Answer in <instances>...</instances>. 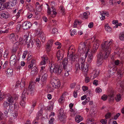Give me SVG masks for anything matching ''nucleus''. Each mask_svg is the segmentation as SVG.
Here are the masks:
<instances>
[{
	"instance_id": "obj_1",
	"label": "nucleus",
	"mask_w": 124,
	"mask_h": 124,
	"mask_svg": "<svg viewBox=\"0 0 124 124\" xmlns=\"http://www.w3.org/2000/svg\"><path fill=\"white\" fill-rule=\"evenodd\" d=\"M86 54H81L80 55V58L78 62L76 64V67L77 70H80L81 66V70L83 72L84 74H86L88 70L89 65L85 62V59L86 57Z\"/></svg>"
},
{
	"instance_id": "obj_2",
	"label": "nucleus",
	"mask_w": 124,
	"mask_h": 124,
	"mask_svg": "<svg viewBox=\"0 0 124 124\" xmlns=\"http://www.w3.org/2000/svg\"><path fill=\"white\" fill-rule=\"evenodd\" d=\"M113 41L112 40L108 42L107 41H105L101 45V48L105 52L104 58H107L109 55L111 50L110 45L112 43Z\"/></svg>"
},
{
	"instance_id": "obj_3",
	"label": "nucleus",
	"mask_w": 124,
	"mask_h": 124,
	"mask_svg": "<svg viewBox=\"0 0 124 124\" xmlns=\"http://www.w3.org/2000/svg\"><path fill=\"white\" fill-rule=\"evenodd\" d=\"M50 71L51 73H54L57 75H60L62 70L60 68V66L57 64H55L54 63L52 62L50 63Z\"/></svg>"
},
{
	"instance_id": "obj_4",
	"label": "nucleus",
	"mask_w": 124,
	"mask_h": 124,
	"mask_svg": "<svg viewBox=\"0 0 124 124\" xmlns=\"http://www.w3.org/2000/svg\"><path fill=\"white\" fill-rule=\"evenodd\" d=\"M91 40L93 42H94L92 52L94 53L98 48L100 42V40L96 39L95 36L91 38Z\"/></svg>"
},
{
	"instance_id": "obj_5",
	"label": "nucleus",
	"mask_w": 124,
	"mask_h": 124,
	"mask_svg": "<svg viewBox=\"0 0 124 124\" xmlns=\"http://www.w3.org/2000/svg\"><path fill=\"white\" fill-rule=\"evenodd\" d=\"M51 83L53 87L55 88H57L60 86V82L58 79L52 78L51 79Z\"/></svg>"
},
{
	"instance_id": "obj_6",
	"label": "nucleus",
	"mask_w": 124,
	"mask_h": 124,
	"mask_svg": "<svg viewBox=\"0 0 124 124\" xmlns=\"http://www.w3.org/2000/svg\"><path fill=\"white\" fill-rule=\"evenodd\" d=\"M51 8L52 9V10H51V9L49 7H48L47 10V15H50L51 16L53 17H55L57 14V13L56 11V10L53 7H51Z\"/></svg>"
},
{
	"instance_id": "obj_7",
	"label": "nucleus",
	"mask_w": 124,
	"mask_h": 124,
	"mask_svg": "<svg viewBox=\"0 0 124 124\" xmlns=\"http://www.w3.org/2000/svg\"><path fill=\"white\" fill-rule=\"evenodd\" d=\"M98 58L97 61V64L98 66H100L102 63L103 59V54L101 52H100L97 55Z\"/></svg>"
},
{
	"instance_id": "obj_8",
	"label": "nucleus",
	"mask_w": 124,
	"mask_h": 124,
	"mask_svg": "<svg viewBox=\"0 0 124 124\" xmlns=\"http://www.w3.org/2000/svg\"><path fill=\"white\" fill-rule=\"evenodd\" d=\"M70 60L69 65H70V66H71V68H72V65L75 63L76 59L77 58L78 56L76 55H74V54H72V55H70Z\"/></svg>"
},
{
	"instance_id": "obj_9",
	"label": "nucleus",
	"mask_w": 124,
	"mask_h": 124,
	"mask_svg": "<svg viewBox=\"0 0 124 124\" xmlns=\"http://www.w3.org/2000/svg\"><path fill=\"white\" fill-rule=\"evenodd\" d=\"M83 54H86V57L88 56L87 57V62L89 63H90L92 61L93 56L92 52L89 51V49H87L86 53H84Z\"/></svg>"
},
{
	"instance_id": "obj_10",
	"label": "nucleus",
	"mask_w": 124,
	"mask_h": 124,
	"mask_svg": "<svg viewBox=\"0 0 124 124\" xmlns=\"http://www.w3.org/2000/svg\"><path fill=\"white\" fill-rule=\"evenodd\" d=\"M17 62L16 57L15 54H13L11 56L10 59V63L12 66L15 65Z\"/></svg>"
},
{
	"instance_id": "obj_11",
	"label": "nucleus",
	"mask_w": 124,
	"mask_h": 124,
	"mask_svg": "<svg viewBox=\"0 0 124 124\" xmlns=\"http://www.w3.org/2000/svg\"><path fill=\"white\" fill-rule=\"evenodd\" d=\"M31 23L29 21L24 22L22 24V27L23 29H28L31 26Z\"/></svg>"
},
{
	"instance_id": "obj_12",
	"label": "nucleus",
	"mask_w": 124,
	"mask_h": 124,
	"mask_svg": "<svg viewBox=\"0 0 124 124\" xmlns=\"http://www.w3.org/2000/svg\"><path fill=\"white\" fill-rule=\"evenodd\" d=\"M63 52L62 51H59L57 54V57L58 61L60 62L63 57Z\"/></svg>"
},
{
	"instance_id": "obj_13",
	"label": "nucleus",
	"mask_w": 124,
	"mask_h": 124,
	"mask_svg": "<svg viewBox=\"0 0 124 124\" xmlns=\"http://www.w3.org/2000/svg\"><path fill=\"white\" fill-rule=\"evenodd\" d=\"M9 16V14L7 11H4L0 14V17L2 18L7 19Z\"/></svg>"
},
{
	"instance_id": "obj_14",
	"label": "nucleus",
	"mask_w": 124,
	"mask_h": 124,
	"mask_svg": "<svg viewBox=\"0 0 124 124\" xmlns=\"http://www.w3.org/2000/svg\"><path fill=\"white\" fill-rule=\"evenodd\" d=\"M116 81L117 82V86L118 88L120 89L122 91L124 90V82H122L120 80L119 81L117 80L116 79Z\"/></svg>"
},
{
	"instance_id": "obj_15",
	"label": "nucleus",
	"mask_w": 124,
	"mask_h": 124,
	"mask_svg": "<svg viewBox=\"0 0 124 124\" xmlns=\"http://www.w3.org/2000/svg\"><path fill=\"white\" fill-rule=\"evenodd\" d=\"M25 41L27 46L28 47L31 48L32 47V43L31 42V39L30 38L26 37L25 39Z\"/></svg>"
},
{
	"instance_id": "obj_16",
	"label": "nucleus",
	"mask_w": 124,
	"mask_h": 124,
	"mask_svg": "<svg viewBox=\"0 0 124 124\" xmlns=\"http://www.w3.org/2000/svg\"><path fill=\"white\" fill-rule=\"evenodd\" d=\"M18 115V113L16 112L13 113L11 117L9 118V122L10 123L13 122V120L17 118Z\"/></svg>"
},
{
	"instance_id": "obj_17",
	"label": "nucleus",
	"mask_w": 124,
	"mask_h": 124,
	"mask_svg": "<svg viewBox=\"0 0 124 124\" xmlns=\"http://www.w3.org/2000/svg\"><path fill=\"white\" fill-rule=\"evenodd\" d=\"M116 71V68H113L112 69H110L108 71V77H109L113 75Z\"/></svg>"
},
{
	"instance_id": "obj_18",
	"label": "nucleus",
	"mask_w": 124,
	"mask_h": 124,
	"mask_svg": "<svg viewBox=\"0 0 124 124\" xmlns=\"http://www.w3.org/2000/svg\"><path fill=\"white\" fill-rule=\"evenodd\" d=\"M47 75L46 74L45 75H43L41 78V85H44L46 81L47 78Z\"/></svg>"
},
{
	"instance_id": "obj_19",
	"label": "nucleus",
	"mask_w": 124,
	"mask_h": 124,
	"mask_svg": "<svg viewBox=\"0 0 124 124\" xmlns=\"http://www.w3.org/2000/svg\"><path fill=\"white\" fill-rule=\"evenodd\" d=\"M42 61L40 63L41 65H45L47 62L48 58L46 55H44L41 57Z\"/></svg>"
},
{
	"instance_id": "obj_20",
	"label": "nucleus",
	"mask_w": 124,
	"mask_h": 124,
	"mask_svg": "<svg viewBox=\"0 0 124 124\" xmlns=\"http://www.w3.org/2000/svg\"><path fill=\"white\" fill-rule=\"evenodd\" d=\"M26 99V97H25L24 95H23V96H22L21 101L20 104L23 107H24L25 106Z\"/></svg>"
},
{
	"instance_id": "obj_21",
	"label": "nucleus",
	"mask_w": 124,
	"mask_h": 124,
	"mask_svg": "<svg viewBox=\"0 0 124 124\" xmlns=\"http://www.w3.org/2000/svg\"><path fill=\"white\" fill-rule=\"evenodd\" d=\"M115 94V93L113 90H111L110 94L108 96L109 99L110 100H114V96Z\"/></svg>"
},
{
	"instance_id": "obj_22",
	"label": "nucleus",
	"mask_w": 124,
	"mask_h": 124,
	"mask_svg": "<svg viewBox=\"0 0 124 124\" xmlns=\"http://www.w3.org/2000/svg\"><path fill=\"white\" fill-rule=\"evenodd\" d=\"M68 62L67 59L66 58H64L62 61V64L63 65V68L65 70L66 68H67V66H69L70 67L69 65L68 66Z\"/></svg>"
},
{
	"instance_id": "obj_23",
	"label": "nucleus",
	"mask_w": 124,
	"mask_h": 124,
	"mask_svg": "<svg viewBox=\"0 0 124 124\" xmlns=\"http://www.w3.org/2000/svg\"><path fill=\"white\" fill-rule=\"evenodd\" d=\"M71 68V66H70V67L69 66H67V68H66V70L65 71L64 74L65 77H67L69 75V72L70 71Z\"/></svg>"
},
{
	"instance_id": "obj_24",
	"label": "nucleus",
	"mask_w": 124,
	"mask_h": 124,
	"mask_svg": "<svg viewBox=\"0 0 124 124\" xmlns=\"http://www.w3.org/2000/svg\"><path fill=\"white\" fill-rule=\"evenodd\" d=\"M39 33L40 35V39L41 41L44 42L45 40L46 36L45 34L43 32L39 31Z\"/></svg>"
},
{
	"instance_id": "obj_25",
	"label": "nucleus",
	"mask_w": 124,
	"mask_h": 124,
	"mask_svg": "<svg viewBox=\"0 0 124 124\" xmlns=\"http://www.w3.org/2000/svg\"><path fill=\"white\" fill-rule=\"evenodd\" d=\"M99 73V71L96 70L94 71L92 74V79H93L98 76Z\"/></svg>"
},
{
	"instance_id": "obj_26",
	"label": "nucleus",
	"mask_w": 124,
	"mask_h": 124,
	"mask_svg": "<svg viewBox=\"0 0 124 124\" xmlns=\"http://www.w3.org/2000/svg\"><path fill=\"white\" fill-rule=\"evenodd\" d=\"M75 51L74 47L72 46H70L68 50V53H70V55H72V54H73L74 53Z\"/></svg>"
},
{
	"instance_id": "obj_27",
	"label": "nucleus",
	"mask_w": 124,
	"mask_h": 124,
	"mask_svg": "<svg viewBox=\"0 0 124 124\" xmlns=\"http://www.w3.org/2000/svg\"><path fill=\"white\" fill-rule=\"evenodd\" d=\"M86 46V43H85L81 42L80 43L79 45V50L81 49L82 50H83L85 48Z\"/></svg>"
},
{
	"instance_id": "obj_28",
	"label": "nucleus",
	"mask_w": 124,
	"mask_h": 124,
	"mask_svg": "<svg viewBox=\"0 0 124 124\" xmlns=\"http://www.w3.org/2000/svg\"><path fill=\"white\" fill-rule=\"evenodd\" d=\"M83 119L82 117L80 115L76 116L75 117V120L76 122L78 123L82 121Z\"/></svg>"
},
{
	"instance_id": "obj_29",
	"label": "nucleus",
	"mask_w": 124,
	"mask_h": 124,
	"mask_svg": "<svg viewBox=\"0 0 124 124\" xmlns=\"http://www.w3.org/2000/svg\"><path fill=\"white\" fill-rule=\"evenodd\" d=\"M13 70L12 69H8L7 70L6 75L8 77H10L12 75Z\"/></svg>"
},
{
	"instance_id": "obj_30",
	"label": "nucleus",
	"mask_w": 124,
	"mask_h": 124,
	"mask_svg": "<svg viewBox=\"0 0 124 124\" xmlns=\"http://www.w3.org/2000/svg\"><path fill=\"white\" fill-rule=\"evenodd\" d=\"M3 106L4 108H7L9 106V108H10L11 105L9 103H8L7 101H5L3 103Z\"/></svg>"
},
{
	"instance_id": "obj_31",
	"label": "nucleus",
	"mask_w": 124,
	"mask_h": 124,
	"mask_svg": "<svg viewBox=\"0 0 124 124\" xmlns=\"http://www.w3.org/2000/svg\"><path fill=\"white\" fill-rule=\"evenodd\" d=\"M124 72V71L123 69L118 70L117 71L118 75L120 77V78L122 76L123 73Z\"/></svg>"
},
{
	"instance_id": "obj_32",
	"label": "nucleus",
	"mask_w": 124,
	"mask_h": 124,
	"mask_svg": "<svg viewBox=\"0 0 124 124\" xmlns=\"http://www.w3.org/2000/svg\"><path fill=\"white\" fill-rule=\"evenodd\" d=\"M29 90H34V83L32 82H31L30 83V84L28 87Z\"/></svg>"
},
{
	"instance_id": "obj_33",
	"label": "nucleus",
	"mask_w": 124,
	"mask_h": 124,
	"mask_svg": "<svg viewBox=\"0 0 124 124\" xmlns=\"http://www.w3.org/2000/svg\"><path fill=\"white\" fill-rule=\"evenodd\" d=\"M7 101L11 105L14 102L13 98L11 95L9 96L7 99Z\"/></svg>"
},
{
	"instance_id": "obj_34",
	"label": "nucleus",
	"mask_w": 124,
	"mask_h": 124,
	"mask_svg": "<svg viewBox=\"0 0 124 124\" xmlns=\"http://www.w3.org/2000/svg\"><path fill=\"white\" fill-rule=\"evenodd\" d=\"M9 39L12 42L16 40L15 34L12 33L10 34L9 36Z\"/></svg>"
},
{
	"instance_id": "obj_35",
	"label": "nucleus",
	"mask_w": 124,
	"mask_h": 124,
	"mask_svg": "<svg viewBox=\"0 0 124 124\" xmlns=\"http://www.w3.org/2000/svg\"><path fill=\"white\" fill-rule=\"evenodd\" d=\"M105 30L108 32H110L112 31L111 28L108 24H106L105 26Z\"/></svg>"
},
{
	"instance_id": "obj_36",
	"label": "nucleus",
	"mask_w": 124,
	"mask_h": 124,
	"mask_svg": "<svg viewBox=\"0 0 124 124\" xmlns=\"http://www.w3.org/2000/svg\"><path fill=\"white\" fill-rule=\"evenodd\" d=\"M59 120L61 121H63V122L65 120L66 116H65V114L62 115L61 116H58Z\"/></svg>"
},
{
	"instance_id": "obj_37",
	"label": "nucleus",
	"mask_w": 124,
	"mask_h": 124,
	"mask_svg": "<svg viewBox=\"0 0 124 124\" xmlns=\"http://www.w3.org/2000/svg\"><path fill=\"white\" fill-rule=\"evenodd\" d=\"M59 9L61 13L62 14H65V10L64 7L62 6H61L59 8Z\"/></svg>"
},
{
	"instance_id": "obj_38",
	"label": "nucleus",
	"mask_w": 124,
	"mask_h": 124,
	"mask_svg": "<svg viewBox=\"0 0 124 124\" xmlns=\"http://www.w3.org/2000/svg\"><path fill=\"white\" fill-rule=\"evenodd\" d=\"M36 44L38 47H40L41 46V44L40 41L38 39H36L35 41Z\"/></svg>"
},
{
	"instance_id": "obj_39",
	"label": "nucleus",
	"mask_w": 124,
	"mask_h": 124,
	"mask_svg": "<svg viewBox=\"0 0 124 124\" xmlns=\"http://www.w3.org/2000/svg\"><path fill=\"white\" fill-rule=\"evenodd\" d=\"M34 69H35V71L32 70L31 72V74L32 75H36L38 73L37 71L38 69L36 67H34Z\"/></svg>"
},
{
	"instance_id": "obj_40",
	"label": "nucleus",
	"mask_w": 124,
	"mask_h": 124,
	"mask_svg": "<svg viewBox=\"0 0 124 124\" xmlns=\"http://www.w3.org/2000/svg\"><path fill=\"white\" fill-rule=\"evenodd\" d=\"M119 37V39L121 40H124V31L120 33Z\"/></svg>"
},
{
	"instance_id": "obj_41",
	"label": "nucleus",
	"mask_w": 124,
	"mask_h": 124,
	"mask_svg": "<svg viewBox=\"0 0 124 124\" xmlns=\"http://www.w3.org/2000/svg\"><path fill=\"white\" fill-rule=\"evenodd\" d=\"M17 43H16L14 45L13 49H12V52L13 53H15L17 50V48H18V47L17 46Z\"/></svg>"
},
{
	"instance_id": "obj_42",
	"label": "nucleus",
	"mask_w": 124,
	"mask_h": 124,
	"mask_svg": "<svg viewBox=\"0 0 124 124\" xmlns=\"http://www.w3.org/2000/svg\"><path fill=\"white\" fill-rule=\"evenodd\" d=\"M27 8L30 11L33 12L34 11L33 7L31 5H27Z\"/></svg>"
},
{
	"instance_id": "obj_43",
	"label": "nucleus",
	"mask_w": 124,
	"mask_h": 124,
	"mask_svg": "<svg viewBox=\"0 0 124 124\" xmlns=\"http://www.w3.org/2000/svg\"><path fill=\"white\" fill-rule=\"evenodd\" d=\"M90 14V12H86L84 13L83 14V16L84 18L87 19L88 18V16Z\"/></svg>"
},
{
	"instance_id": "obj_44",
	"label": "nucleus",
	"mask_w": 124,
	"mask_h": 124,
	"mask_svg": "<svg viewBox=\"0 0 124 124\" xmlns=\"http://www.w3.org/2000/svg\"><path fill=\"white\" fill-rule=\"evenodd\" d=\"M121 99V96L119 94H117L115 98V100L117 101H119Z\"/></svg>"
},
{
	"instance_id": "obj_45",
	"label": "nucleus",
	"mask_w": 124,
	"mask_h": 124,
	"mask_svg": "<svg viewBox=\"0 0 124 124\" xmlns=\"http://www.w3.org/2000/svg\"><path fill=\"white\" fill-rule=\"evenodd\" d=\"M9 53V52L7 50H6L4 54V58H7Z\"/></svg>"
},
{
	"instance_id": "obj_46",
	"label": "nucleus",
	"mask_w": 124,
	"mask_h": 124,
	"mask_svg": "<svg viewBox=\"0 0 124 124\" xmlns=\"http://www.w3.org/2000/svg\"><path fill=\"white\" fill-rule=\"evenodd\" d=\"M21 25L20 24H18L16 26V32H18L20 31L21 29Z\"/></svg>"
},
{
	"instance_id": "obj_47",
	"label": "nucleus",
	"mask_w": 124,
	"mask_h": 124,
	"mask_svg": "<svg viewBox=\"0 0 124 124\" xmlns=\"http://www.w3.org/2000/svg\"><path fill=\"white\" fill-rule=\"evenodd\" d=\"M47 72L45 70H40L39 73L41 75H45L46 74Z\"/></svg>"
},
{
	"instance_id": "obj_48",
	"label": "nucleus",
	"mask_w": 124,
	"mask_h": 124,
	"mask_svg": "<svg viewBox=\"0 0 124 124\" xmlns=\"http://www.w3.org/2000/svg\"><path fill=\"white\" fill-rule=\"evenodd\" d=\"M35 62L34 60H32L31 62V64L28 65V67L29 69L32 68V67H34V63H35Z\"/></svg>"
},
{
	"instance_id": "obj_49",
	"label": "nucleus",
	"mask_w": 124,
	"mask_h": 124,
	"mask_svg": "<svg viewBox=\"0 0 124 124\" xmlns=\"http://www.w3.org/2000/svg\"><path fill=\"white\" fill-rule=\"evenodd\" d=\"M63 112V110L62 109H61L59 110L58 111V116L64 115Z\"/></svg>"
},
{
	"instance_id": "obj_50",
	"label": "nucleus",
	"mask_w": 124,
	"mask_h": 124,
	"mask_svg": "<svg viewBox=\"0 0 124 124\" xmlns=\"http://www.w3.org/2000/svg\"><path fill=\"white\" fill-rule=\"evenodd\" d=\"M81 23L77 20H75L73 26L74 27H77V24L80 23Z\"/></svg>"
},
{
	"instance_id": "obj_51",
	"label": "nucleus",
	"mask_w": 124,
	"mask_h": 124,
	"mask_svg": "<svg viewBox=\"0 0 124 124\" xmlns=\"http://www.w3.org/2000/svg\"><path fill=\"white\" fill-rule=\"evenodd\" d=\"M17 0H12L11 5L12 6H13L16 5L17 2Z\"/></svg>"
},
{
	"instance_id": "obj_52",
	"label": "nucleus",
	"mask_w": 124,
	"mask_h": 124,
	"mask_svg": "<svg viewBox=\"0 0 124 124\" xmlns=\"http://www.w3.org/2000/svg\"><path fill=\"white\" fill-rule=\"evenodd\" d=\"M70 111L71 112L70 113L71 116H72L73 115L74 116H75V115L76 114V113L75 111L73 109H72L71 108L70 110Z\"/></svg>"
},
{
	"instance_id": "obj_53",
	"label": "nucleus",
	"mask_w": 124,
	"mask_h": 124,
	"mask_svg": "<svg viewBox=\"0 0 124 124\" xmlns=\"http://www.w3.org/2000/svg\"><path fill=\"white\" fill-rule=\"evenodd\" d=\"M52 46L50 45H48V44H47L46 47V48L47 50V51H49L51 49V48Z\"/></svg>"
},
{
	"instance_id": "obj_54",
	"label": "nucleus",
	"mask_w": 124,
	"mask_h": 124,
	"mask_svg": "<svg viewBox=\"0 0 124 124\" xmlns=\"http://www.w3.org/2000/svg\"><path fill=\"white\" fill-rule=\"evenodd\" d=\"M63 95L61 97L59 98V102L61 103H62L64 100V98L63 97Z\"/></svg>"
},
{
	"instance_id": "obj_55",
	"label": "nucleus",
	"mask_w": 124,
	"mask_h": 124,
	"mask_svg": "<svg viewBox=\"0 0 124 124\" xmlns=\"http://www.w3.org/2000/svg\"><path fill=\"white\" fill-rule=\"evenodd\" d=\"M70 34L71 36H74V35L76 34V31L75 30H74L72 31H71L70 30Z\"/></svg>"
},
{
	"instance_id": "obj_56",
	"label": "nucleus",
	"mask_w": 124,
	"mask_h": 124,
	"mask_svg": "<svg viewBox=\"0 0 124 124\" xmlns=\"http://www.w3.org/2000/svg\"><path fill=\"white\" fill-rule=\"evenodd\" d=\"M88 121V122L91 124H94V120L92 119H89L87 120Z\"/></svg>"
},
{
	"instance_id": "obj_57",
	"label": "nucleus",
	"mask_w": 124,
	"mask_h": 124,
	"mask_svg": "<svg viewBox=\"0 0 124 124\" xmlns=\"http://www.w3.org/2000/svg\"><path fill=\"white\" fill-rule=\"evenodd\" d=\"M107 96L105 94L103 95L101 97V99L104 101L106 100L107 98Z\"/></svg>"
},
{
	"instance_id": "obj_58",
	"label": "nucleus",
	"mask_w": 124,
	"mask_h": 124,
	"mask_svg": "<svg viewBox=\"0 0 124 124\" xmlns=\"http://www.w3.org/2000/svg\"><path fill=\"white\" fill-rule=\"evenodd\" d=\"M37 9L36 10L38 12H40L42 10V8L41 6H36Z\"/></svg>"
},
{
	"instance_id": "obj_59",
	"label": "nucleus",
	"mask_w": 124,
	"mask_h": 124,
	"mask_svg": "<svg viewBox=\"0 0 124 124\" xmlns=\"http://www.w3.org/2000/svg\"><path fill=\"white\" fill-rule=\"evenodd\" d=\"M55 44L56 46H58L57 47V48L58 49H59L61 48V45L60 43L58 42H56L55 43Z\"/></svg>"
},
{
	"instance_id": "obj_60",
	"label": "nucleus",
	"mask_w": 124,
	"mask_h": 124,
	"mask_svg": "<svg viewBox=\"0 0 124 124\" xmlns=\"http://www.w3.org/2000/svg\"><path fill=\"white\" fill-rule=\"evenodd\" d=\"M25 85V82L24 80H22L20 83V86L21 88L23 87Z\"/></svg>"
},
{
	"instance_id": "obj_61",
	"label": "nucleus",
	"mask_w": 124,
	"mask_h": 124,
	"mask_svg": "<svg viewBox=\"0 0 124 124\" xmlns=\"http://www.w3.org/2000/svg\"><path fill=\"white\" fill-rule=\"evenodd\" d=\"M111 116V113H108L105 115V117L107 119L110 117Z\"/></svg>"
},
{
	"instance_id": "obj_62",
	"label": "nucleus",
	"mask_w": 124,
	"mask_h": 124,
	"mask_svg": "<svg viewBox=\"0 0 124 124\" xmlns=\"http://www.w3.org/2000/svg\"><path fill=\"white\" fill-rule=\"evenodd\" d=\"M101 91L102 90L99 87L97 88L95 90V92L96 93H101Z\"/></svg>"
},
{
	"instance_id": "obj_63",
	"label": "nucleus",
	"mask_w": 124,
	"mask_h": 124,
	"mask_svg": "<svg viewBox=\"0 0 124 124\" xmlns=\"http://www.w3.org/2000/svg\"><path fill=\"white\" fill-rule=\"evenodd\" d=\"M57 32V30L56 28H54L53 29L52 32V34H54L55 33H56Z\"/></svg>"
},
{
	"instance_id": "obj_64",
	"label": "nucleus",
	"mask_w": 124,
	"mask_h": 124,
	"mask_svg": "<svg viewBox=\"0 0 124 124\" xmlns=\"http://www.w3.org/2000/svg\"><path fill=\"white\" fill-rule=\"evenodd\" d=\"M54 119L51 117V119L49 120V124H53V122L54 121Z\"/></svg>"
}]
</instances>
